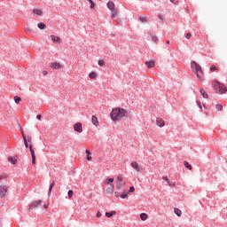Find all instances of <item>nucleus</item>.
<instances>
[{"label":"nucleus","instance_id":"obj_1","mask_svg":"<svg viewBox=\"0 0 227 227\" xmlns=\"http://www.w3.org/2000/svg\"><path fill=\"white\" fill-rule=\"evenodd\" d=\"M110 116L113 121H118L122 118H129V112L123 108L117 107L112 110Z\"/></svg>","mask_w":227,"mask_h":227},{"label":"nucleus","instance_id":"obj_2","mask_svg":"<svg viewBox=\"0 0 227 227\" xmlns=\"http://www.w3.org/2000/svg\"><path fill=\"white\" fill-rule=\"evenodd\" d=\"M212 86L219 95H223V93H226L227 88L224 86V84L219 82L218 81H213Z\"/></svg>","mask_w":227,"mask_h":227},{"label":"nucleus","instance_id":"obj_3","mask_svg":"<svg viewBox=\"0 0 227 227\" xmlns=\"http://www.w3.org/2000/svg\"><path fill=\"white\" fill-rule=\"evenodd\" d=\"M191 67L194 70L198 79H200V81H203V70L201 69V66L195 61H192L191 63Z\"/></svg>","mask_w":227,"mask_h":227},{"label":"nucleus","instance_id":"obj_4","mask_svg":"<svg viewBox=\"0 0 227 227\" xmlns=\"http://www.w3.org/2000/svg\"><path fill=\"white\" fill-rule=\"evenodd\" d=\"M125 185L126 183L123 181V176L121 175L117 176L116 188L121 191V189L125 188Z\"/></svg>","mask_w":227,"mask_h":227},{"label":"nucleus","instance_id":"obj_5","mask_svg":"<svg viewBox=\"0 0 227 227\" xmlns=\"http://www.w3.org/2000/svg\"><path fill=\"white\" fill-rule=\"evenodd\" d=\"M8 194V186L1 185L0 186V198H6Z\"/></svg>","mask_w":227,"mask_h":227},{"label":"nucleus","instance_id":"obj_6","mask_svg":"<svg viewBox=\"0 0 227 227\" xmlns=\"http://www.w3.org/2000/svg\"><path fill=\"white\" fill-rule=\"evenodd\" d=\"M74 131L79 134L82 133V123L77 122L74 125Z\"/></svg>","mask_w":227,"mask_h":227},{"label":"nucleus","instance_id":"obj_7","mask_svg":"<svg viewBox=\"0 0 227 227\" xmlns=\"http://www.w3.org/2000/svg\"><path fill=\"white\" fill-rule=\"evenodd\" d=\"M29 150L32 157V164H36V155H35V150L33 149V145H29Z\"/></svg>","mask_w":227,"mask_h":227},{"label":"nucleus","instance_id":"obj_8","mask_svg":"<svg viewBox=\"0 0 227 227\" xmlns=\"http://www.w3.org/2000/svg\"><path fill=\"white\" fill-rule=\"evenodd\" d=\"M50 67L53 70H61V68H63V66H61V64H59V62H52L50 64Z\"/></svg>","mask_w":227,"mask_h":227},{"label":"nucleus","instance_id":"obj_9","mask_svg":"<svg viewBox=\"0 0 227 227\" xmlns=\"http://www.w3.org/2000/svg\"><path fill=\"white\" fill-rule=\"evenodd\" d=\"M41 205H42V200H38L31 203L29 208L30 210H33V208H36V207H40Z\"/></svg>","mask_w":227,"mask_h":227},{"label":"nucleus","instance_id":"obj_10","mask_svg":"<svg viewBox=\"0 0 227 227\" xmlns=\"http://www.w3.org/2000/svg\"><path fill=\"white\" fill-rule=\"evenodd\" d=\"M51 38L54 43H61V38L59 36L51 35Z\"/></svg>","mask_w":227,"mask_h":227},{"label":"nucleus","instance_id":"obj_11","mask_svg":"<svg viewBox=\"0 0 227 227\" xmlns=\"http://www.w3.org/2000/svg\"><path fill=\"white\" fill-rule=\"evenodd\" d=\"M156 125H157L158 127L162 128V127H164V126L166 125V123L164 122V121L162 120V118H158V119L156 120Z\"/></svg>","mask_w":227,"mask_h":227},{"label":"nucleus","instance_id":"obj_12","mask_svg":"<svg viewBox=\"0 0 227 227\" xmlns=\"http://www.w3.org/2000/svg\"><path fill=\"white\" fill-rule=\"evenodd\" d=\"M91 122L93 123V125H94L95 127H98V125H99L98 118H97L96 115H92V117H91Z\"/></svg>","mask_w":227,"mask_h":227},{"label":"nucleus","instance_id":"obj_13","mask_svg":"<svg viewBox=\"0 0 227 227\" xmlns=\"http://www.w3.org/2000/svg\"><path fill=\"white\" fill-rule=\"evenodd\" d=\"M131 167L133 168L134 170H136L137 173H139V171H141V168H139V164H137V162H132L131 163Z\"/></svg>","mask_w":227,"mask_h":227},{"label":"nucleus","instance_id":"obj_14","mask_svg":"<svg viewBox=\"0 0 227 227\" xmlns=\"http://www.w3.org/2000/svg\"><path fill=\"white\" fill-rule=\"evenodd\" d=\"M106 194H113L114 192V184H111L110 187L106 190Z\"/></svg>","mask_w":227,"mask_h":227},{"label":"nucleus","instance_id":"obj_15","mask_svg":"<svg viewBox=\"0 0 227 227\" xmlns=\"http://www.w3.org/2000/svg\"><path fill=\"white\" fill-rule=\"evenodd\" d=\"M33 13H35V15H37V17H42V15H43V12H42V10L40 9H34Z\"/></svg>","mask_w":227,"mask_h":227},{"label":"nucleus","instance_id":"obj_16","mask_svg":"<svg viewBox=\"0 0 227 227\" xmlns=\"http://www.w3.org/2000/svg\"><path fill=\"white\" fill-rule=\"evenodd\" d=\"M145 65L147 66V68H153V67H155V61L153 60L147 61L145 62Z\"/></svg>","mask_w":227,"mask_h":227},{"label":"nucleus","instance_id":"obj_17","mask_svg":"<svg viewBox=\"0 0 227 227\" xmlns=\"http://www.w3.org/2000/svg\"><path fill=\"white\" fill-rule=\"evenodd\" d=\"M121 200H127L129 198V192L127 190H124L122 192V194H121Z\"/></svg>","mask_w":227,"mask_h":227},{"label":"nucleus","instance_id":"obj_18","mask_svg":"<svg viewBox=\"0 0 227 227\" xmlns=\"http://www.w3.org/2000/svg\"><path fill=\"white\" fill-rule=\"evenodd\" d=\"M107 8L110 9V11H111V10H114V9H115V7H114V3L113 1H109V2L107 3Z\"/></svg>","mask_w":227,"mask_h":227},{"label":"nucleus","instance_id":"obj_19","mask_svg":"<svg viewBox=\"0 0 227 227\" xmlns=\"http://www.w3.org/2000/svg\"><path fill=\"white\" fill-rule=\"evenodd\" d=\"M113 182H114V177H111V178L106 179L105 184H106V185H110V186H111V184H113Z\"/></svg>","mask_w":227,"mask_h":227},{"label":"nucleus","instance_id":"obj_20","mask_svg":"<svg viewBox=\"0 0 227 227\" xmlns=\"http://www.w3.org/2000/svg\"><path fill=\"white\" fill-rule=\"evenodd\" d=\"M174 212H175L176 215H177L178 217L182 216V210L178 209L177 207L174 208Z\"/></svg>","mask_w":227,"mask_h":227},{"label":"nucleus","instance_id":"obj_21","mask_svg":"<svg viewBox=\"0 0 227 227\" xmlns=\"http://www.w3.org/2000/svg\"><path fill=\"white\" fill-rule=\"evenodd\" d=\"M54 185H56V183L53 181L49 188L48 195L51 196V193L52 192V189L54 188Z\"/></svg>","mask_w":227,"mask_h":227},{"label":"nucleus","instance_id":"obj_22","mask_svg":"<svg viewBox=\"0 0 227 227\" xmlns=\"http://www.w3.org/2000/svg\"><path fill=\"white\" fill-rule=\"evenodd\" d=\"M97 76H98L97 73L93 71L89 74L90 79H97Z\"/></svg>","mask_w":227,"mask_h":227},{"label":"nucleus","instance_id":"obj_23","mask_svg":"<svg viewBox=\"0 0 227 227\" xmlns=\"http://www.w3.org/2000/svg\"><path fill=\"white\" fill-rule=\"evenodd\" d=\"M8 161L11 162V164H17V159L13 158L12 156H10L8 158Z\"/></svg>","mask_w":227,"mask_h":227},{"label":"nucleus","instance_id":"obj_24","mask_svg":"<svg viewBox=\"0 0 227 227\" xmlns=\"http://www.w3.org/2000/svg\"><path fill=\"white\" fill-rule=\"evenodd\" d=\"M184 166L190 171L192 169V166L191 164H189V162H187V161H184Z\"/></svg>","mask_w":227,"mask_h":227},{"label":"nucleus","instance_id":"obj_25","mask_svg":"<svg viewBox=\"0 0 227 227\" xmlns=\"http://www.w3.org/2000/svg\"><path fill=\"white\" fill-rule=\"evenodd\" d=\"M113 215H116V211H112V212H106V217H113Z\"/></svg>","mask_w":227,"mask_h":227},{"label":"nucleus","instance_id":"obj_26","mask_svg":"<svg viewBox=\"0 0 227 227\" xmlns=\"http://www.w3.org/2000/svg\"><path fill=\"white\" fill-rule=\"evenodd\" d=\"M140 219H141L142 221H146V219H148V215H147L146 213H142V214L140 215Z\"/></svg>","mask_w":227,"mask_h":227},{"label":"nucleus","instance_id":"obj_27","mask_svg":"<svg viewBox=\"0 0 227 227\" xmlns=\"http://www.w3.org/2000/svg\"><path fill=\"white\" fill-rule=\"evenodd\" d=\"M111 12H112V17H113V19H114V17H116V15H118V9H112L111 10Z\"/></svg>","mask_w":227,"mask_h":227},{"label":"nucleus","instance_id":"obj_28","mask_svg":"<svg viewBox=\"0 0 227 227\" xmlns=\"http://www.w3.org/2000/svg\"><path fill=\"white\" fill-rule=\"evenodd\" d=\"M200 94L202 95V97L204 98H208V94H207V92L203 89H200Z\"/></svg>","mask_w":227,"mask_h":227},{"label":"nucleus","instance_id":"obj_29","mask_svg":"<svg viewBox=\"0 0 227 227\" xmlns=\"http://www.w3.org/2000/svg\"><path fill=\"white\" fill-rule=\"evenodd\" d=\"M23 141L26 148H29V144L27 143V138L26 137V135H23Z\"/></svg>","mask_w":227,"mask_h":227},{"label":"nucleus","instance_id":"obj_30","mask_svg":"<svg viewBox=\"0 0 227 227\" xmlns=\"http://www.w3.org/2000/svg\"><path fill=\"white\" fill-rule=\"evenodd\" d=\"M85 153L87 155V160H91V152H90V150H86Z\"/></svg>","mask_w":227,"mask_h":227},{"label":"nucleus","instance_id":"obj_31","mask_svg":"<svg viewBox=\"0 0 227 227\" xmlns=\"http://www.w3.org/2000/svg\"><path fill=\"white\" fill-rule=\"evenodd\" d=\"M139 20L140 22H147L148 19L145 15H142L139 17Z\"/></svg>","mask_w":227,"mask_h":227},{"label":"nucleus","instance_id":"obj_32","mask_svg":"<svg viewBox=\"0 0 227 227\" xmlns=\"http://www.w3.org/2000/svg\"><path fill=\"white\" fill-rule=\"evenodd\" d=\"M39 29H45L47 26L43 22H40L38 25Z\"/></svg>","mask_w":227,"mask_h":227},{"label":"nucleus","instance_id":"obj_33","mask_svg":"<svg viewBox=\"0 0 227 227\" xmlns=\"http://www.w3.org/2000/svg\"><path fill=\"white\" fill-rule=\"evenodd\" d=\"M14 102L16 104H20V102H22V98H20V97L15 96L14 97Z\"/></svg>","mask_w":227,"mask_h":227},{"label":"nucleus","instance_id":"obj_34","mask_svg":"<svg viewBox=\"0 0 227 227\" xmlns=\"http://www.w3.org/2000/svg\"><path fill=\"white\" fill-rule=\"evenodd\" d=\"M163 180H165V182H167L168 185H173V184L169 182V178H168V176H163Z\"/></svg>","mask_w":227,"mask_h":227},{"label":"nucleus","instance_id":"obj_35","mask_svg":"<svg viewBox=\"0 0 227 227\" xmlns=\"http://www.w3.org/2000/svg\"><path fill=\"white\" fill-rule=\"evenodd\" d=\"M215 70H217V67H215V65H212L210 67V72H215Z\"/></svg>","mask_w":227,"mask_h":227},{"label":"nucleus","instance_id":"obj_36","mask_svg":"<svg viewBox=\"0 0 227 227\" xmlns=\"http://www.w3.org/2000/svg\"><path fill=\"white\" fill-rule=\"evenodd\" d=\"M68 198H72L74 196V191L69 190L67 192Z\"/></svg>","mask_w":227,"mask_h":227},{"label":"nucleus","instance_id":"obj_37","mask_svg":"<svg viewBox=\"0 0 227 227\" xmlns=\"http://www.w3.org/2000/svg\"><path fill=\"white\" fill-rule=\"evenodd\" d=\"M215 108L217 109V111H223V105H216Z\"/></svg>","mask_w":227,"mask_h":227},{"label":"nucleus","instance_id":"obj_38","mask_svg":"<svg viewBox=\"0 0 227 227\" xmlns=\"http://www.w3.org/2000/svg\"><path fill=\"white\" fill-rule=\"evenodd\" d=\"M134 191H136V188L134 186H131L127 192H129V194H130V192H134Z\"/></svg>","mask_w":227,"mask_h":227},{"label":"nucleus","instance_id":"obj_39","mask_svg":"<svg viewBox=\"0 0 227 227\" xmlns=\"http://www.w3.org/2000/svg\"><path fill=\"white\" fill-rule=\"evenodd\" d=\"M88 1H89V3L90 4V8H91V9L95 8V3H93L92 0H88Z\"/></svg>","mask_w":227,"mask_h":227},{"label":"nucleus","instance_id":"obj_40","mask_svg":"<svg viewBox=\"0 0 227 227\" xmlns=\"http://www.w3.org/2000/svg\"><path fill=\"white\" fill-rule=\"evenodd\" d=\"M99 67H104L106 65V62L104 60H98Z\"/></svg>","mask_w":227,"mask_h":227},{"label":"nucleus","instance_id":"obj_41","mask_svg":"<svg viewBox=\"0 0 227 227\" xmlns=\"http://www.w3.org/2000/svg\"><path fill=\"white\" fill-rule=\"evenodd\" d=\"M191 36H192V34L187 33L185 38H187V40H190Z\"/></svg>","mask_w":227,"mask_h":227},{"label":"nucleus","instance_id":"obj_42","mask_svg":"<svg viewBox=\"0 0 227 227\" xmlns=\"http://www.w3.org/2000/svg\"><path fill=\"white\" fill-rule=\"evenodd\" d=\"M173 4H178V0H169Z\"/></svg>","mask_w":227,"mask_h":227},{"label":"nucleus","instance_id":"obj_43","mask_svg":"<svg viewBox=\"0 0 227 227\" xmlns=\"http://www.w3.org/2000/svg\"><path fill=\"white\" fill-rule=\"evenodd\" d=\"M114 196H115V198H120V192H114Z\"/></svg>","mask_w":227,"mask_h":227},{"label":"nucleus","instance_id":"obj_44","mask_svg":"<svg viewBox=\"0 0 227 227\" xmlns=\"http://www.w3.org/2000/svg\"><path fill=\"white\" fill-rule=\"evenodd\" d=\"M102 216V213H100V211H98L96 215V217H101Z\"/></svg>","mask_w":227,"mask_h":227},{"label":"nucleus","instance_id":"obj_45","mask_svg":"<svg viewBox=\"0 0 227 227\" xmlns=\"http://www.w3.org/2000/svg\"><path fill=\"white\" fill-rule=\"evenodd\" d=\"M197 104H198V106L200 107V109H202V107H201V102H200L199 100H197Z\"/></svg>","mask_w":227,"mask_h":227},{"label":"nucleus","instance_id":"obj_46","mask_svg":"<svg viewBox=\"0 0 227 227\" xmlns=\"http://www.w3.org/2000/svg\"><path fill=\"white\" fill-rule=\"evenodd\" d=\"M36 118H37V120L41 121V120H42V115L38 114V115L36 116Z\"/></svg>","mask_w":227,"mask_h":227},{"label":"nucleus","instance_id":"obj_47","mask_svg":"<svg viewBox=\"0 0 227 227\" xmlns=\"http://www.w3.org/2000/svg\"><path fill=\"white\" fill-rule=\"evenodd\" d=\"M26 31H27L28 33H31V28L30 27H26Z\"/></svg>","mask_w":227,"mask_h":227},{"label":"nucleus","instance_id":"obj_48","mask_svg":"<svg viewBox=\"0 0 227 227\" xmlns=\"http://www.w3.org/2000/svg\"><path fill=\"white\" fill-rule=\"evenodd\" d=\"M153 42H157V36H153Z\"/></svg>","mask_w":227,"mask_h":227},{"label":"nucleus","instance_id":"obj_49","mask_svg":"<svg viewBox=\"0 0 227 227\" xmlns=\"http://www.w3.org/2000/svg\"><path fill=\"white\" fill-rule=\"evenodd\" d=\"M21 135H22V137L24 138V136H26V133H24V130L21 129Z\"/></svg>","mask_w":227,"mask_h":227},{"label":"nucleus","instance_id":"obj_50","mask_svg":"<svg viewBox=\"0 0 227 227\" xmlns=\"http://www.w3.org/2000/svg\"><path fill=\"white\" fill-rule=\"evenodd\" d=\"M27 141V143H31V141H32L31 137H28V139Z\"/></svg>","mask_w":227,"mask_h":227},{"label":"nucleus","instance_id":"obj_51","mask_svg":"<svg viewBox=\"0 0 227 227\" xmlns=\"http://www.w3.org/2000/svg\"><path fill=\"white\" fill-rule=\"evenodd\" d=\"M43 208H49V204H44Z\"/></svg>","mask_w":227,"mask_h":227},{"label":"nucleus","instance_id":"obj_52","mask_svg":"<svg viewBox=\"0 0 227 227\" xmlns=\"http://www.w3.org/2000/svg\"><path fill=\"white\" fill-rule=\"evenodd\" d=\"M43 75H47V71H43Z\"/></svg>","mask_w":227,"mask_h":227},{"label":"nucleus","instance_id":"obj_53","mask_svg":"<svg viewBox=\"0 0 227 227\" xmlns=\"http://www.w3.org/2000/svg\"><path fill=\"white\" fill-rule=\"evenodd\" d=\"M159 19H160L162 20V16L159 15Z\"/></svg>","mask_w":227,"mask_h":227},{"label":"nucleus","instance_id":"obj_54","mask_svg":"<svg viewBox=\"0 0 227 227\" xmlns=\"http://www.w3.org/2000/svg\"><path fill=\"white\" fill-rule=\"evenodd\" d=\"M167 44L169 45V41H167Z\"/></svg>","mask_w":227,"mask_h":227},{"label":"nucleus","instance_id":"obj_55","mask_svg":"<svg viewBox=\"0 0 227 227\" xmlns=\"http://www.w3.org/2000/svg\"><path fill=\"white\" fill-rule=\"evenodd\" d=\"M0 180H3V176H0Z\"/></svg>","mask_w":227,"mask_h":227}]
</instances>
